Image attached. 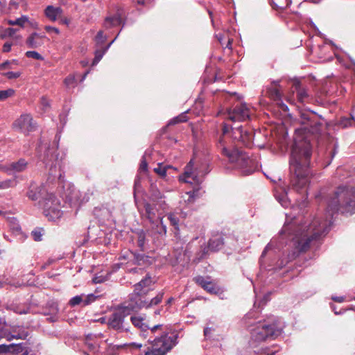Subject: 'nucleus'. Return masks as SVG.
I'll use <instances>...</instances> for the list:
<instances>
[{"label": "nucleus", "mask_w": 355, "mask_h": 355, "mask_svg": "<svg viewBox=\"0 0 355 355\" xmlns=\"http://www.w3.org/2000/svg\"><path fill=\"white\" fill-rule=\"evenodd\" d=\"M301 123L304 125L295 132L294 144L290 159L291 186L297 192L306 193L309 183V166L311 156V146L307 139V132H313L312 128L315 123L310 121L309 114H301Z\"/></svg>", "instance_id": "obj_1"}, {"label": "nucleus", "mask_w": 355, "mask_h": 355, "mask_svg": "<svg viewBox=\"0 0 355 355\" xmlns=\"http://www.w3.org/2000/svg\"><path fill=\"white\" fill-rule=\"evenodd\" d=\"M232 130V137L234 140H236L244 146L250 147L254 138V134L252 131H248L243 129L242 126L238 127H229L227 124L224 123L223 127V136L220 137L217 144V148L220 151L222 155L228 159L231 163L235 164L237 167L244 170L245 175H249L252 173V169H245L250 166L252 160L250 159L248 155L243 153V151L238 149L232 150L230 148L226 143L225 135Z\"/></svg>", "instance_id": "obj_2"}, {"label": "nucleus", "mask_w": 355, "mask_h": 355, "mask_svg": "<svg viewBox=\"0 0 355 355\" xmlns=\"http://www.w3.org/2000/svg\"><path fill=\"white\" fill-rule=\"evenodd\" d=\"M331 220L326 219L321 221L315 218L309 225L296 226L294 223L286 224L282 230L281 234L287 236L291 239L296 252L300 253L306 252L310 247V243L329 231Z\"/></svg>", "instance_id": "obj_3"}, {"label": "nucleus", "mask_w": 355, "mask_h": 355, "mask_svg": "<svg viewBox=\"0 0 355 355\" xmlns=\"http://www.w3.org/2000/svg\"><path fill=\"white\" fill-rule=\"evenodd\" d=\"M154 282L152 277L147 275L139 282L134 285V292L130 295L128 301L132 304L137 305L139 309L143 308L148 309L153 306L159 304L164 297V293L163 291L159 292L157 295L152 298L150 300L146 299V295L151 290Z\"/></svg>", "instance_id": "obj_4"}, {"label": "nucleus", "mask_w": 355, "mask_h": 355, "mask_svg": "<svg viewBox=\"0 0 355 355\" xmlns=\"http://www.w3.org/2000/svg\"><path fill=\"white\" fill-rule=\"evenodd\" d=\"M282 330L283 327L277 321H259L250 326L251 342L259 343L269 338L275 339L282 334Z\"/></svg>", "instance_id": "obj_5"}, {"label": "nucleus", "mask_w": 355, "mask_h": 355, "mask_svg": "<svg viewBox=\"0 0 355 355\" xmlns=\"http://www.w3.org/2000/svg\"><path fill=\"white\" fill-rule=\"evenodd\" d=\"M354 199L355 191L353 187H339L328 202L327 212L330 218L338 210L339 207L353 208Z\"/></svg>", "instance_id": "obj_6"}, {"label": "nucleus", "mask_w": 355, "mask_h": 355, "mask_svg": "<svg viewBox=\"0 0 355 355\" xmlns=\"http://www.w3.org/2000/svg\"><path fill=\"white\" fill-rule=\"evenodd\" d=\"M194 165L193 159H191L185 166L184 174L180 176V181L193 185L202 182V178L208 173V165L205 162L198 164L195 168Z\"/></svg>", "instance_id": "obj_7"}, {"label": "nucleus", "mask_w": 355, "mask_h": 355, "mask_svg": "<svg viewBox=\"0 0 355 355\" xmlns=\"http://www.w3.org/2000/svg\"><path fill=\"white\" fill-rule=\"evenodd\" d=\"M177 336L162 334L152 341V349L146 352L144 355H165L176 343Z\"/></svg>", "instance_id": "obj_8"}, {"label": "nucleus", "mask_w": 355, "mask_h": 355, "mask_svg": "<svg viewBox=\"0 0 355 355\" xmlns=\"http://www.w3.org/2000/svg\"><path fill=\"white\" fill-rule=\"evenodd\" d=\"M144 208H139L141 214L146 217L150 223L157 226V232L159 234L165 235L166 234V226L164 225L162 221V214L159 212L156 205L144 201Z\"/></svg>", "instance_id": "obj_9"}, {"label": "nucleus", "mask_w": 355, "mask_h": 355, "mask_svg": "<svg viewBox=\"0 0 355 355\" xmlns=\"http://www.w3.org/2000/svg\"><path fill=\"white\" fill-rule=\"evenodd\" d=\"M138 307L128 300L111 315L109 319V324L115 329H121L123 327L124 318L132 313L139 311L140 309Z\"/></svg>", "instance_id": "obj_10"}, {"label": "nucleus", "mask_w": 355, "mask_h": 355, "mask_svg": "<svg viewBox=\"0 0 355 355\" xmlns=\"http://www.w3.org/2000/svg\"><path fill=\"white\" fill-rule=\"evenodd\" d=\"M44 214L50 220L59 219L62 212L60 210V202L53 194H49L43 202Z\"/></svg>", "instance_id": "obj_11"}, {"label": "nucleus", "mask_w": 355, "mask_h": 355, "mask_svg": "<svg viewBox=\"0 0 355 355\" xmlns=\"http://www.w3.org/2000/svg\"><path fill=\"white\" fill-rule=\"evenodd\" d=\"M43 148V146L40 147ZM45 151L43 154L40 155V159L46 165V167H49V170L53 173V168H56L57 166L60 167L61 159H59L58 154L56 153L57 150L54 148H50L46 146H44Z\"/></svg>", "instance_id": "obj_12"}, {"label": "nucleus", "mask_w": 355, "mask_h": 355, "mask_svg": "<svg viewBox=\"0 0 355 355\" xmlns=\"http://www.w3.org/2000/svg\"><path fill=\"white\" fill-rule=\"evenodd\" d=\"M249 117L250 110L245 103L236 105L232 110H229L226 114V119L232 121H245Z\"/></svg>", "instance_id": "obj_13"}, {"label": "nucleus", "mask_w": 355, "mask_h": 355, "mask_svg": "<svg viewBox=\"0 0 355 355\" xmlns=\"http://www.w3.org/2000/svg\"><path fill=\"white\" fill-rule=\"evenodd\" d=\"M13 126L15 128L26 133L33 131L35 128V123L30 114H24L13 123Z\"/></svg>", "instance_id": "obj_14"}, {"label": "nucleus", "mask_w": 355, "mask_h": 355, "mask_svg": "<svg viewBox=\"0 0 355 355\" xmlns=\"http://www.w3.org/2000/svg\"><path fill=\"white\" fill-rule=\"evenodd\" d=\"M229 240H231L229 236L224 237L221 234H217L209 239L208 247L212 251H218L222 248L225 243L228 244Z\"/></svg>", "instance_id": "obj_15"}, {"label": "nucleus", "mask_w": 355, "mask_h": 355, "mask_svg": "<svg viewBox=\"0 0 355 355\" xmlns=\"http://www.w3.org/2000/svg\"><path fill=\"white\" fill-rule=\"evenodd\" d=\"M293 87L294 89V92H296L297 100L300 103H304L305 102H308L309 99V94L307 89L301 85L299 80H295L293 82Z\"/></svg>", "instance_id": "obj_16"}, {"label": "nucleus", "mask_w": 355, "mask_h": 355, "mask_svg": "<svg viewBox=\"0 0 355 355\" xmlns=\"http://www.w3.org/2000/svg\"><path fill=\"white\" fill-rule=\"evenodd\" d=\"M28 166V162L24 159H19L17 162H14L8 164V166L5 168V172L8 174L12 173H19L25 171Z\"/></svg>", "instance_id": "obj_17"}, {"label": "nucleus", "mask_w": 355, "mask_h": 355, "mask_svg": "<svg viewBox=\"0 0 355 355\" xmlns=\"http://www.w3.org/2000/svg\"><path fill=\"white\" fill-rule=\"evenodd\" d=\"M46 39L45 35L33 33L28 37L26 42L29 48L36 49L43 45Z\"/></svg>", "instance_id": "obj_18"}, {"label": "nucleus", "mask_w": 355, "mask_h": 355, "mask_svg": "<svg viewBox=\"0 0 355 355\" xmlns=\"http://www.w3.org/2000/svg\"><path fill=\"white\" fill-rule=\"evenodd\" d=\"M62 9L60 7L48 6L44 10V15L51 21H55L60 19L62 15Z\"/></svg>", "instance_id": "obj_19"}, {"label": "nucleus", "mask_w": 355, "mask_h": 355, "mask_svg": "<svg viewBox=\"0 0 355 355\" xmlns=\"http://www.w3.org/2000/svg\"><path fill=\"white\" fill-rule=\"evenodd\" d=\"M24 347L22 344L0 345V354L13 352L19 354L23 352Z\"/></svg>", "instance_id": "obj_20"}, {"label": "nucleus", "mask_w": 355, "mask_h": 355, "mask_svg": "<svg viewBox=\"0 0 355 355\" xmlns=\"http://www.w3.org/2000/svg\"><path fill=\"white\" fill-rule=\"evenodd\" d=\"M122 21L121 17L119 13H116L113 16H108L105 19L103 26L106 29L119 26Z\"/></svg>", "instance_id": "obj_21"}, {"label": "nucleus", "mask_w": 355, "mask_h": 355, "mask_svg": "<svg viewBox=\"0 0 355 355\" xmlns=\"http://www.w3.org/2000/svg\"><path fill=\"white\" fill-rule=\"evenodd\" d=\"M28 336V331L21 329L20 333L15 334L12 331L10 333H5L3 337L8 340L11 341L13 339L25 340Z\"/></svg>", "instance_id": "obj_22"}, {"label": "nucleus", "mask_w": 355, "mask_h": 355, "mask_svg": "<svg viewBox=\"0 0 355 355\" xmlns=\"http://www.w3.org/2000/svg\"><path fill=\"white\" fill-rule=\"evenodd\" d=\"M267 93L268 96L275 101H279L282 99L280 90L277 86L270 87Z\"/></svg>", "instance_id": "obj_23"}, {"label": "nucleus", "mask_w": 355, "mask_h": 355, "mask_svg": "<svg viewBox=\"0 0 355 355\" xmlns=\"http://www.w3.org/2000/svg\"><path fill=\"white\" fill-rule=\"evenodd\" d=\"M130 320L133 325L140 329L141 331H146L149 329V327L144 322V319L141 317L132 316Z\"/></svg>", "instance_id": "obj_24"}, {"label": "nucleus", "mask_w": 355, "mask_h": 355, "mask_svg": "<svg viewBox=\"0 0 355 355\" xmlns=\"http://www.w3.org/2000/svg\"><path fill=\"white\" fill-rule=\"evenodd\" d=\"M115 40H116V38L114 40H113L103 50L96 51L95 57H94L93 62H92L93 65H96L99 62V61L102 59L103 55L106 52V51L109 49V47L114 42Z\"/></svg>", "instance_id": "obj_25"}, {"label": "nucleus", "mask_w": 355, "mask_h": 355, "mask_svg": "<svg viewBox=\"0 0 355 355\" xmlns=\"http://www.w3.org/2000/svg\"><path fill=\"white\" fill-rule=\"evenodd\" d=\"M28 21V17L26 15H22L21 17L15 20H8V24L12 26H19L24 27L25 24Z\"/></svg>", "instance_id": "obj_26"}, {"label": "nucleus", "mask_w": 355, "mask_h": 355, "mask_svg": "<svg viewBox=\"0 0 355 355\" xmlns=\"http://www.w3.org/2000/svg\"><path fill=\"white\" fill-rule=\"evenodd\" d=\"M17 180L15 178L8 179L0 182V189H8L15 187L17 185Z\"/></svg>", "instance_id": "obj_27"}, {"label": "nucleus", "mask_w": 355, "mask_h": 355, "mask_svg": "<svg viewBox=\"0 0 355 355\" xmlns=\"http://www.w3.org/2000/svg\"><path fill=\"white\" fill-rule=\"evenodd\" d=\"M272 2L275 8L282 10L291 3V0H272Z\"/></svg>", "instance_id": "obj_28"}, {"label": "nucleus", "mask_w": 355, "mask_h": 355, "mask_svg": "<svg viewBox=\"0 0 355 355\" xmlns=\"http://www.w3.org/2000/svg\"><path fill=\"white\" fill-rule=\"evenodd\" d=\"M64 84L68 88H74L77 85V80L74 74L69 75L64 79Z\"/></svg>", "instance_id": "obj_29"}, {"label": "nucleus", "mask_w": 355, "mask_h": 355, "mask_svg": "<svg viewBox=\"0 0 355 355\" xmlns=\"http://www.w3.org/2000/svg\"><path fill=\"white\" fill-rule=\"evenodd\" d=\"M27 196L31 200H37L40 197V191L38 189H30L27 192Z\"/></svg>", "instance_id": "obj_30"}, {"label": "nucleus", "mask_w": 355, "mask_h": 355, "mask_svg": "<svg viewBox=\"0 0 355 355\" xmlns=\"http://www.w3.org/2000/svg\"><path fill=\"white\" fill-rule=\"evenodd\" d=\"M154 171L162 178H165L166 175V167H164L162 163H159L154 168Z\"/></svg>", "instance_id": "obj_31"}, {"label": "nucleus", "mask_w": 355, "mask_h": 355, "mask_svg": "<svg viewBox=\"0 0 355 355\" xmlns=\"http://www.w3.org/2000/svg\"><path fill=\"white\" fill-rule=\"evenodd\" d=\"M15 94L13 89H8L6 90L0 91V101H5L8 98L12 96Z\"/></svg>", "instance_id": "obj_32"}, {"label": "nucleus", "mask_w": 355, "mask_h": 355, "mask_svg": "<svg viewBox=\"0 0 355 355\" xmlns=\"http://www.w3.org/2000/svg\"><path fill=\"white\" fill-rule=\"evenodd\" d=\"M80 304H83V295L73 297L69 302L71 306H75Z\"/></svg>", "instance_id": "obj_33"}, {"label": "nucleus", "mask_w": 355, "mask_h": 355, "mask_svg": "<svg viewBox=\"0 0 355 355\" xmlns=\"http://www.w3.org/2000/svg\"><path fill=\"white\" fill-rule=\"evenodd\" d=\"M187 116L183 113L173 119H172L168 123V125H174L181 122H185L187 121Z\"/></svg>", "instance_id": "obj_34"}, {"label": "nucleus", "mask_w": 355, "mask_h": 355, "mask_svg": "<svg viewBox=\"0 0 355 355\" xmlns=\"http://www.w3.org/2000/svg\"><path fill=\"white\" fill-rule=\"evenodd\" d=\"M354 121V116L351 115L350 118L343 117L340 120L339 124L343 128H347L349 125H352Z\"/></svg>", "instance_id": "obj_35"}, {"label": "nucleus", "mask_w": 355, "mask_h": 355, "mask_svg": "<svg viewBox=\"0 0 355 355\" xmlns=\"http://www.w3.org/2000/svg\"><path fill=\"white\" fill-rule=\"evenodd\" d=\"M83 306H87L90 304L91 303L94 302L97 297L95 296L94 294H89L86 296L83 295Z\"/></svg>", "instance_id": "obj_36"}, {"label": "nucleus", "mask_w": 355, "mask_h": 355, "mask_svg": "<svg viewBox=\"0 0 355 355\" xmlns=\"http://www.w3.org/2000/svg\"><path fill=\"white\" fill-rule=\"evenodd\" d=\"M31 235L35 241H40L42 240V229H36V230L32 231Z\"/></svg>", "instance_id": "obj_37"}, {"label": "nucleus", "mask_w": 355, "mask_h": 355, "mask_svg": "<svg viewBox=\"0 0 355 355\" xmlns=\"http://www.w3.org/2000/svg\"><path fill=\"white\" fill-rule=\"evenodd\" d=\"M26 55L28 58H34V59L38 60L43 59L42 56L40 53H38L37 51H27L26 53Z\"/></svg>", "instance_id": "obj_38"}, {"label": "nucleus", "mask_w": 355, "mask_h": 355, "mask_svg": "<svg viewBox=\"0 0 355 355\" xmlns=\"http://www.w3.org/2000/svg\"><path fill=\"white\" fill-rule=\"evenodd\" d=\"M2 76L6 77L8 79H15L19 78L21 76L20 72H14V71H9L6 73H2Z\"/></svg>", "instance_id": "obj_39"}, {"label": "nucleus", "mask_w": 355, "mask_h": 355, "mask_svg": "<svg viewBox=\"0 0 355 355\" xmlns=\"http://www.w3.org/2000/svg\"><path fill=\"white\" fill-rule=\"evenodd\" d=\"M17 29L12 28H8L4 31L3 33L1 35L2 38H5L6 37H12L17 32Z\"/></svg>", "instance_id": "obj_40"}, {"label": "nucleus", "mask_w": 355, "mask_h": 355, "mask_svg": "<svg viewBox=\"0 0 355 355\" xmlns=\"http://www.w3.org/2000/svg\"><path fill=\"white\" fill-rule=\"evenodd\" d=\"M106 40V37L103 35V32L100 31L96 36V42L97 44H103Z\"/></svg>", "instance_id": "obj_41"}, {"label": "nucleus", "mask_w": 355, "mask_h": 355, "mask_svg": "<svg viewBox=\"0 0 355 355\" xmlns=\"http://www.w3.org/2000/svg\"><path fill=\"white\" fill-rule=\"evenodd\" d=\"M40 104L42 109L46 111L50 106V101L46 97L42 96L40 99Z\"/></svg>", "instance_id": "obj_42"}, {"label": "nucleus", "mask_w": 355, "mask_h": 355, "mask_svg": "<svg viewBox=\"0 0 355 355\" xmlns=\"http://www.w3.org/2000/svg\"><path fill=\"white\" fill-rule=\"evenodd\" d=\"M168 219L170 220V223L172 225L178 226L179 220L175 215H174L173 214H169L168 215Z\"/></svg>", "instance_id": "obj_43"}, {"label": "nucleus", "mask_w": 355, "mask_h": 355, "mask_svg": "<svg viewBox=\"0 0 355 355\" xmlns=\"http://www.w3.org/2000/svg\"><path fill=\"white\" fill-rule=\"evenodd\" d=\"M203 288L211 293L216 292V288L211 282H208Z\"/></svg>", "instance_id": "obj_44"}, {"label": "nucleus", "mask_w": 355, "mask_h": 355, "mask_svg": "<svg viewBox=\"0 0 355 355\" xmlns=\"http://www.w3.org/2000/svg\"><path fill=\"white\" fill-rule=\"evenodd\" d=\"M152 198L153 200L155 202V203H156L159 200L163 199V196L159 191H157L153 193Z\"/></svg>", "instance_id": "obj_45"}, {"label": "nucleus", "mask_w": 355, "mask_h": 355, "mask_svg": "<svg viewBox=\"0 0 355 355\" xmlns=\"http://www.w3.org/2000/svg\"><path fill=\"white\" fill-rule=\"evenodd\" d=\"M139 170L141 171H144V172L147 171V170H148V163L146 161V159L144 157H142V159L141 161Z\"/></svg>", "instance_id": "obj_46"}, {"label": "nucleus", "mask_w": 355, "mask_h": 355, "mask_svg": "<svg viewBox=\"0 0 355 355\" xmlns=\"http://www.w3.org/2000/svg\"><path fill=\"white\" fill-rule=\"evenodd\" d=\"M44 29L48 33H53L56 35H58L60 33V31L58 28H57L55 27L51 26H46L44 27Z\"/></svg>", "instance_id": "obj_47"}, {"label": "nucleus", "mask_w": 355, "mask_h": 355, "mask_svg": "<svg viewBox=\"0 0 355 355\" xmlns=\"http://www.w3.org/2000/svg\"><path fill=\"white\" fill-rule=\"evenodd\" d=\"M196 282L197 284L200 285L202 288L209 282H207L203 277H197L196 278Z\"/></svg>", "instance_id": "obj_48"}, {"label": "nucleus", "mask_w": 355, "mask_h": 355, "mask_svg": "<svg viewBox=\"0 0 355 355\" xmlns=\"http://www.w3.org/2000/svg\"><path fill=\"white\" fill-rule=\"evenodd\" d=\"M7 69H12V62H9V60H7L0 64V70H4Z\"/></svg>", "instance_id": "obj_49"}, {"label": "nucleus", "mask_w": 355, "mask_h": 355, "mask_svg": "<svg viewBox=\"0 0 355 355\" xmlns=\"http://www.w3.org/2000/svg\"><path fill=\"white\" fill-rule=\"evenodd\" d=\"M156 206H159V209L165 211L167 209V205L166 204L165 201L162 199L155 203Z\"/></svg>", "instance_id": "obj_50"}, {"label": "nucleus", "mask_w": 355, "mask_h": 355, "mask_svg": "<svg viewBox=\"0 0 355 355\" xmlns=\"http://www.w3.org/2000/svg\"><path fill=\"white\" fill-rule=\"evenodd\" d=\"M12 46V42H6L3 46V51L5 53H8V52L10 51Z\"/></svg>", "instance_id": "obj_51"}, {"label": "nucleus", "mask_w": 355, "mask_h": 355, "mask_svg": "<svg viewBox=\"0 0 355 355\" xmlns=\"http://www.w3.org/2000/svg\"><path fill=\"white\" fill-rule=\"evenodd\" d=\"M186 195L188 196L187 201L189 202H193L194 201V196H195L194 191L187 192Z\"/></svg>", "instance_id": "obj_52"}, {"label": "nucleus", "mask_w": 355, "mask_h": 355, "mask_svg": "<svg viewBox=\"0 0 355 355\" xmlns=\"http://www.w3.org/2000/svg\"><path fill=\"white\" fill-rule=\"evenodd\" d=\"M21 329L24 330V331H28L25 327H20V326H16V327H12V333H15V334H17V333H20V331H21Z\"/></svg>", "instance_id": "obj_53"}, {"label": "nucleus", "mask_w": 355, "mask_h": 355, "mask_svg": "<svg viewBox=\"0 0 355 355\" xmlns=\"http://www.w3.org/2000/svg\"><path fill=\"white\" fill-rule=\"evenodd\" d=\"M144 240H145V236H144V235H143V234L139 235V239H138V245H139L141 248H143V247H144Z\"/></svg>", "instance_id": "obj_54"}, {"label": "nucleus", "mask_w": 355, "mask_h": 355, "mask_svg": "<svg viewBox=\"0 0 355 355\" xmlns=\"http://www.w3.org/2000/svg\"><path fill=\"white\" fill-rule=\"evenodd\" d=\"M15 311L19 314H26L28 313V309H19L18 307H16L15 309Z\"/></svg>", "instance_id": "obj_55"}, {"label": "nucleus", "mask_w": 355, "mask_h": 355, "mask_svg": "<svg viewBox=\"0 0 355 355\" xmlns=\"http://www.w3.org/2000/svg\"><path fill=\"white\" fill-rule=\"evenodd\" d=\"M128 345L134 349H139L141 347V344H138L136 343H131L128 344Z\"/></svg>", "instance_id": "obj_56"}, {"label": "nucleus", "mask_w": 355, "mask_h": 355, "mask_svg": "<svg viewBox=\"0 0 355 355\" xmlns=\"http://www.w3.org/2000/svg\"><path fill=\"white\" fill-rule=\"evenodd\" d=\"M331 299L337 302H343L344 301L343 297H337V296H332Z\"/></svg>", "instance_id": "obj_57"}, {"label": "nucleus", "mask_w": 355, "mask_h": 355, "mask_svg": "<svg viewBox=\"0 0 355 355\" xmlns=\"http://www.w3.org/2000/svg\"><path fill=\"white\" fill-rule=\"evenodd\" d=\"M93 282L95 283V284H99V283H101L103 282V279H101V277H95L94 279H93Z\"/></svg>", "instance_id": "obj_58"}, {"label": "nucleus", "mask_w": 355, "mask_h": 355, "mask_svg": "<svg viewBox=\"0 0 355 355\" xmlns=\"http://www.w3.org/2000/svg\"><path fill=\"white\" fill-rule=\"evenodd\" d=\"M211 329L209 328V327H206L205 329H204V334H205V336H207L209 334H211Z\"/></svg>", "instance_id": "obj_59"}, {"label": "nucleus", "mask_w": 355, "mask_h": 355, "mask_svg": "<svg viewBox=\"0 0 355 355\" xmlns=\"http://www.w3.org/2000/svg\"><path fill=\"white\" fill-rule=\"evenodd\" d=\"M232 40L230 39H228L227 42L225 44V48L231 49H232Z\"/></svg>", "instance_id": "obj_60"}, {"label": "nucleus", "mask_w": 355, "mask_h": 355, "mask_svg": "<svg viewBox=\"0 0 355 355\" xmlns=\"http://www.w3.org/2000/svg\"><path fill=\"white\" fill-rule=\"evenodd\" d=\"M162 327V325H160V324L155 325V326H154L153 327H152V328L150 329V331H151L152 333H153L156 329H157L158 328H159V327Z\"/></svg>", "instance_id": "obj_61"}, {"label": "nucleus", "mask_w": 355, "mask_h": 355, "mask_svg": "<svg viewBox=\"0 0 355 355\" xmlns=\"http://www.w3.org/2000/svg\"><path fill=\"white\" fill-rule=\"evenodd\" d=\"M140 257H141V256H140V255L135 256V261H136L138 264H139V263H140V261H141Z\"/></svg>", "instance_id": "obj_62"}, {"label": "nucleus", "mask_w": 355, "mask_h": 355, "mask_svg": "<svg viewBox=\"0 0 355 355\" xmlns=\"http://www.w3.org/2000/svg\"><path fill=\"white\" fill-rule=\"evenodd\" d=\"M60 22H61L62 24H67L69 23V22H68L67 19H66V18H63V19H62V18H61V17H60Z\"/></svg>", "instance_id": "obj_63"}, {"label": "nucleus", "mask_w": 355, "mask_h": 355, "mask_svg": "<svg viewBox=\"0 0 355 355\" xmlns=\"http://www.w3.org/2000/svg\"><path fill=\"white\" fill-rule=\"evenodd\" d=\"M216 37H217V38H218V41L220 42V43L222 45H223L224 44H223V42H222V40H223V37H222V36H221L220 34H218V35H216Z\"/></svg>", "instance_id": "obj_64"}]
</instances>
